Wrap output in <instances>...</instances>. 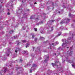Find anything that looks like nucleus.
Listing matches in <instances>:
<instances>
[{
    "label": "nucleus",
    "mask_w": 75,
    "mask_h": 75,
    "mask_svg": "<svg viewBox=\"0 0 75 75\" xmlns=\"http://www.w3.org/2000/svg\"><path fill=\"white\" fill-rule=\"evenodd\" d=\"M8 51L7 52V53L3 57V58L2 60L3 61H5L7 59V57H6V56H8L9 54L10 53H11V52L10 51V49H7Z\"/></svg>",
    "instance_id": "f257e3e1"
},
{
    "label": "nucleus",
    "mask_w": 75,
    "mask_h": 75,
    "mask_svg": "<svg viewBox=\"0 0 75 75\" xmlns=\"http://www.w3.org/2000/svg\"><path fill=\"white\" fill-rule=\"evenodd\" d=\"M64 12V9L59 10H56L55 12L54 13V15H56L57 13H58L60 15L62 14Z\"/></svg>",
    "instance_id": "f03ea898"
},
{
    "label": "nucleus",
    "mask_w": 75,
    "mask_h": 75,
    "mask_svg": "<svg viewBox=\"0 0 75 75\" xmlns=\"http://www.w3.org/2000/svg\"><path fill=\"white\" fill-rule=\"evenodd\" d=\"M62 42H64V41H65V42H64L62 44V47L64 48H65V47H67V44H68V43H70V42H67L66 40L65 39H62Z\"/></svg>",
    "instance_id": "7ed1b4c3"
},
{
    "label": "nucleus",
    "mask_w": 75,
    "mask_h": 75,
    "mask_svg": "<svg viewBox=\"0 0 75 75\" xmlns=\"http://www.w3.org/2000/svg\"><path fill=\"white\" fill-rule=\"evenodd\" d=\"M70 20L69 18H66L62 20L60 22L61 24H62L64 23H68L69 21Z\"/></svg>",
    "instance_id": "20e7f679"
},
{
    "label": "nucleus",
    "mask_w": 75,
    "mask_h": 75,
    "mask_svg": "<svg viewBox=\"0 0 75 75\" xmlns=\"http://www.w3.org/2000/svg\"><path fill=\"white\" fill-rule=\"evenodd\" d=\"M16 70H20V72H18V74H21L22 73V71L23 70V68L22 67H16Z\"/></svg>",
    "instance_id": "39448f33"
},
{
    "label": "nucleus",
    "mask_w": 75,
    "mask_h": 75,
    "mask_svg": "<svg viewBox=\"0 0 75 75\" xmlns=\"http://www.w3.org/2000/svg\"><path fill=\"white\" fill-rule=\"evenodd\" d=\"M72 47H70V50L67 52V54L68 55H69L70 56L72 55V51H71Z\"/></svg>",
    "instance_id": "423d86ee"
},
{
    "label": "nucleus",
    "mask_w": 75,
    "mask_h": 75,
    "mask_svg": "<svg viewBox=\"0 0 75 75\" xmlns=\"http://www.w3.org/2000/svg\"><path fill=\"white\" fill-rule=\"evenodd\" d=\"M67 62H69V63H70V64H75V63L74 61H72L71 60H67Z\"/></svg>",
    "instance_id": "0eeeda50"
},
{
    "label": "nucleus",
    "mask_w": 75,
    "mask_h": 75,
    "mask_svg": "<svg viewBox=\"0 0 75 75\" xmlns=\"http://www.w3.org/2000/svg\"><path fill=\"white\" fill-rule=\"evenodd\" d=\"M62 7L63 8H69V7H70V6H65V5H64V4L63 5Z\"/></svg>",
    "instance_id": "6e6552de"
},
{
    "label": "nucleus",
    "mask_w": 75,
    "mask_h": 75,
    "mask_svg": "<svg viewBox=\"0 0 75 75\" xmlns=\"http://www.w3.org/2000/svg\"><path fill=\"white\" fill-rule=\"evenodd\" d=\"M43 24V22L41 21V22H39V23H36V25H38L39 24Z\"/></svg>",
    "instance_id": "1a4fd4ad"
},
{
    "label": "nucleus",
    "mask_w": 75,
    "mask_h": 75,
    "mask_svg": "<svg viewBox=\"0 0 75 75\" xmlns=\"http://www.w3.org/2000/svg\"><path fill=\"white\" fill-rule=\"evenodd\" d=\"M52 65L53 67H54V66H57V62H55V64L52 63Z\"/></svg>",
    "instance_id": "9d476101"
},
{
    "label": "nucleus",
    "mask_w": 75,
    "mask_h": 75,
    "mask_svg": "<svg viewBox=\"0 0 75 75\" xmlns=\"http://www.w3.org/2000/svg\"><path fill=\"white\" fill-rule=\"evenodd\" d=\"M69 16L70 17L72 18L74 16H75V15L71 14V13H69Z\"/></svg>",
    "instance_id": "9b49d317"
},
{
    "label": "nucleus",
    "mask_w": 75,
    "mask_h": 75,
    "mask_svg": "<svg viewBox=\"0 0 75 75\" xmlns=\"http://www.w3.org/2000/svg\"><path fill=\"white\" fill-rule=\"evenodd\" d=\"M54 21H55V20H52V21H50L48 22V23H50V24H51L52 23H53Z\"/></svg>",
    "instance_id": "f8f14e48"
},
{
    "label": "nucleus",
    "mask_w": 75,
    "mask_h": 75,
    "mask_svg": "<svg viewBox=\"0 0 75 75\" xmlns=\"http://www.w3.org/2000/svg\"><path fill=\"white\" fill-rule=\"evenodd\" d=\"M49 58V57H48V56L47 57V58L46 59H45V62H47V61H48V58Z\"/></svg>",
    "instance_id": "ddd939ff"
},
{
    "label": "nucleus",
    "mask_w": 75,
    "mask_h": 75,
    "mask_svg": "<svg viewBox=\"0 0 75 75\" xmlns=\"http://www.w3.org/2000/svg\"><path fill=\"white\" fill-rule=\"evenodd\" d=\"M70 35H71L72 37H69L68 38V40H71V38H73V36H74V34L72 33L70 34Z\"/></svg>",
    "instance_id": "4468645a"
},
{
    "label": "nucleus",
    "mask_w": 75,
    "mask_h": 75,
    "mask_svg": "<svg viewBox=\"0 0 75 75\" xmlns=\"http://www.w3.org/2000/svg\"><path fill=\"white\" fill-rule=\"evenodd\" d=\"M4 73H6V71H7L8 70L7 68L6 67H4Z\"/></svg>",
    "instance_id": "2eb2a0df"
},
{
    "label": "nucleus",
    "mask_w": 75,
    "mask_h": 75,
    "mask_svg": "<svg viewBox=\"0 0 75 75\" xmlns=\"http://www.w3.org/2000/svg\"><path fill=\"white\" fill-rule=\"evenodd\" d=\"M40 50L39 47H38L37 49L36 50V51H38V52H40Z\"/></svg>",
    "instance_id": "dca6fc26"
},
{
    "label": "nucleus",
    "mask_w": 75,
    "mask_h": 75,
    "mask_svg": "<svg viewBox=\"0 0 75 75\" xmlns=\"http://www.w3.org/2000/svg\"><path fill=\"white\" fill-rule=\"evenodd\" d=\"M62 50H63L62 48L61 47L58 48V51H62Z\"/></svg>",
    "instance_id": "f3484780"
},
{
    "label": "nucleus",
    "mask_w": 75,
    "mask_h": 75,
    "mask_svg": "<svg viewBox=\"0 0 75 75\" xmlns=\"http://www.w3.org/2000/svg\"><path fill=\"white\" fill-rule=\"evenodd\" d=\"M24 54H25L26 55H28V52L27 51H24Z\"/></svg>",
    "instance_id": "a211bd4d"
},
{
    "label": "nucleus",
    "mask_w": 75,
    "mask_h": 75,
    "mask_svg": "<svg viewBox=\"0 0 75 75\" xmlns=\"http://www.w3.org/2000/svg\"><path fill=\"white\" fill-rule=\"evenodd\" d=\"M31 56L32 57H34V56H35V54L33 53H31Z\"/></svg>",
    "instance_id": "6ab92c4d"
},
{
    "label": "nucleus",
    "mask_w": 75,
    "mask_h": 75,
    "mask_svg": "<svg viewBox=\"0 0 75 75\" xmlns=\"http://www.w3.org/2000/svg\"><path fill=\"white\" fill-rule=\"evenodd\" d=\"M59 29L61 30H62L64 29V27L63 26H61L59 28Z\"/></svg>",
    "instance_id": "aec40b11"
},
{
    "label": "nucleus",
    "mask_w": 75,
    "mask_h": 75,
    "mask_svg": "<svg viewBox=\"0 0 75 75\" xmlns=\"http://www.w3.org/2000/svg\"><path fill=\"white\" fill-rule=\"evenodd\" d=\"M33 67L34 68H35L37 67V65L35 64H33Z\"/></svg>",
    "instance_id": "412c9836"
},
{
    "label": "nucleus",
    "mask_w": 75,
    "mask_h": 75,
    "mask_svg": "<svg viewBox=\"0 0 75 75\" xmlns=\"http://www.w3.org/2000/svg\"><path fill=\"white\" fill-rule=\"evenodd\" d=\"M19 50H20L19 49V48H17L16 49V50H15V52H16V53L17 52V51H19Z\"/></svg>",
    "instance_id": "4be33fe9"
},
{
    "label": "nucleus",
    "mask_w": 75,
    "mask_h": 75,
    "mask_svg": "<svg viewBox=\"0 0 75 75\" xmlns=\"http://www.w3.org/2000/svg\"><path fill=\"white\" fill-rule=\"evenodd\" d=\"M13 32H14V31L11 30L10 31H9V33H10V34H12V33H13Z\"/></svg>",
    "instance_id": "5701e85b"
},
{
    "label": "nucleus",
    "mask_w": 75,
    "mask_h": 75,
    "mask_svg": "<svg viewBox=\"0 0 75 75\" xmlns=\"http://www.w3.org/2000/svg\"><path fill=\"white\" fill-rule=\"evenodd\" d=\"M13 38L14 39H17L18 38V36H14Z\"/></svg>",
    "instance_id": "b1692460"
},
{
    "label": "nucleus",
    "mask_w": 75,
    "mask_h": 75,
    "mask_svg": "<svg viewBox=\"0 0 75 75\" xmlns=\"http://www.w3.org/2000/svg\"><path fill=\"white\" fill-rule=\"evenodd\" d=\"M29 45H30L28 43H27L26 44V46L25 47L26 48H27V47H29Z\"/></svg>",
    "instance_id": "393cba45"
},
{
    "label": "nucleus",
    "mask_w": 75,
    "mask_h": 75,
    "mask_svg": "<svg viewBox=\"0 0 75 75\" xmlns=\"http://www.w3.org/2000/svg\"><path fill=\"white\" fill-rule=\"evenodd\" d=\"M71 25L72 27H74V28H75V23H74L72 25Z\"/></svg>",
    "instance_id": "a878e982"
},
{
    "label": "nucleus",
    "mask_w": 75,
    "mask_h": 75,
    "mask_svg": "<svg viewBox=\"0 0 75 75\" xmlns=\"http://www.w3.org/2000/svg\"><path fill=\"white\" fill-rule=\"evenodd\" d=\"M17 54L15 53L13 54V56H14V57H17Z\"/></svg>",
    "instance_id": "bb28decb"
},
{
    "label": "nucleus",
    "mask_w": 75,
    "mask_h": 75,
    "mask_svg": "<svg viewBox=\"0 0 75 75\" xmlns=\"http://www.w3.org/2000/svg\"><path fill=\"white\" fill-rule=\"evenodd\" d=\"M40 39L42 40H44V38L43 37H41L40 38Z\"/></svg>",
    "instance_id": "cd10ccee"
},
{
    "label": "nucleus",
    "mask_w": 75,
    "mask_h": 75,
    "mask_svg": "<svg viewBox=\"0 0 75 75\" xmlns=\"http://www.w3.org/2000/svg\"><path fill=\"white\" fill-rule=\"evenodd\" d=\"M18 11H20L23 12V11L22 10V8H20L18 9Z\"/></svg>",
    "instance_id": "c85d7f7f"
},
{
    "label": "nucleus",
    "mask_w": 75,
    "mask_h": 75,
    "mask_svg": "<svg viewBox=\"0 0 75 75\" xmlns=\"http://www.w3.org/2000/svg\"><path fill=\"white\" fill-rule=\"evenodd\" d=\"M31 69L32 70H33L34 71V69H35V68L33 67H33L31 68Z\"/></svg>",
    "instance_id": "c756f323"
},
{
    "label": "nucleus",
    "mask_w": 75,
    "mask_h": 75,
    "mask_svg": "<svg viewBox=\"0 0 75 75\" xmlns=\"http://www.w3.org/2000/svg\"><path fill=\"white\" fill-rule=\"evenodd\" d=\"M34 37H35V35H34L33 34L32 35V39H34Z\"/></svg>",
    "instance_id": "7c9ffc66"
},
{
    "label": "nucleus",
    "mask_w": 75,
    "mask_h": 75,
    "mask_svg": "<svg viewBox=\"0 0 75 75\" xmlns=\"http://www.w3.org/2000/svg\"><path fill=\"white\" fill-rule=\"evenodd\" d=\"M61 32L59 33L58 35L57 36V37H58V36H59L60 35H61Z\"/></svg>",
    "instance_id": "2f4dec72"
},
{
    "label": "nucleus",
    "mask_w": 75,
    "mask_h": 75,
    "mask_svg": "<svg viewBox=\"0 0 75 75\" xmlns=\"http://www.w3.org/2000/svg\"><path fill=\"white\" fill-rule=\"evenodd\" d=\"M50 3L52 4V6H54V2H50Z\"/></svg>",
    "instance_id": "473e14b6"
},
{
    "label": "nucleus",
    "mask_w": 75,
    "mask_h": 75,
    "mask_svg": "<svg viewBox=\"0 0 75 75\" xmlns=\"http://www.w3.org/2000/svg\"><path fill=\"white\" fill-rule=\"evenodd\" d=\"M38 39L37 38H35L34 39V41H35V42H36L37 41Z\"/></svg>",
    "instance_id": "72a5a7b5"
},
{
    "label": "nucleus",
    "mask_w": 75,
    "mask_h": 75,
    "mask_svg": "<svg viewBox=\"0 0 75 75\" xmlns=\"http://www.w3.org/2000/svg\"><path fill=\"white\" fill-rule=\"evenodd\" d=\"M51 30L50 31H52V30H54V28H53V27H52L51 28Z\"/></svg>",
    "instance_id": "f704fd0d"
},
{
    "label": "nucleus",
    "mask_w": 75,
    "mask_h": 75,
    "mask_svg": "<svg viewBox=\"0 0 75 75\" xmlns=\"http://www.w3.org/2000/svg\"><path fill=\"white\" fill-rule=\"evenodd\" d=\"M34 18V17L33 16H31L30 17V19H33Z\"/></svg>",
    "instance_id": "c9c22d12"
},
{
    "label": "nucleus",
    "mask_w": 75,
    "mask_h": 75,
    "mask_svg": "<svg viewBox=\"0 0 75 75\" xmlns=\"http://www.w3.org/2000/svg\"><path fill=\"white\" fill-rule=\"evenodd\" d=\"M26 42V40H22V42Z\"/></svg>",
    "instance_id": "e433bc0d"
},
{
    "label": "nucleus",
    "mask_w": 75,
    "mask_h": 75,
    "mask_svg": "<svg viewBox=\"0 0 75 75\" xmlns=\"http://www.w3.org/2000/svg\"><path fill=\"white\" fill-rule=\"evenodd\" d=\"M6 42H4L3 43V45H6Z\"/></svg>",
    "instance_id": "4c0bfd02"
},
{
    "label": "nucleus",
    "mask_w": 75,
    "mask_h": 75,
    "mask_svg": "<svg viewBox=\"0 0 75 75\" xmlns=\"http://www.w3.org/2000/svg\"><path fill=\"white\" fill-rule=\"evenodd\" d=\"M19 62H23V60H22V59H20Z\"/></svg>",
    "instance_id": "58836bf2"
},
{
    "label": "nucleus",
    "mask_w": 75,
    "mask_h": 75,
    "mask_svg": "<svg viewBox=\"0 0 75 75\" xmlns=\"http://www.w3.org/2000/svg\"><path fill=\"white\" fill-rule=\"evenodd\" d=\"M4 34V31H2L1 33V34Z\"/></svg>",
    "instance_id": "ea45409f"
},
{
    "label": "nucleus",
    "mask_w": 75,
    "mask_h": 75,
    "mask_svg": "<svg viewBox=\"0 0 75 75\" xmlns=\"http://www.w3.org/2000/svg\"><path fill=\"white\" fill-rule=\"evenodd\" d=\"M2 72H3V71H0V75H2V74H1Z\"/></svg>",
    "instance_id": "a19ab883"
},
{
    "label": "nucleus",
    "mask_w": 75,
    "mask_h": 75,
    "mask_svg": "<svg viewBox=\"0 0 75 75\" xmlns=\"http://www.w3.org/2000/svg\"><path fill=\"white\" fill-rule=\"evenodd\" d=\"M3 0H0V3H3Z\"/></svg>",
    "instance_id": "79ce46f5"
},
{
    "label": "nucleus",
    "mask_w": 75,
    "mask_h": 75,
    "mask_svg": "<svg viewBox=\"0 0 75 75\" xmlns=\"http://www.w3.org/2000/svg\"><path fill=\"white\" fill-rule=\"evenodd\" d=\"M34 29L35 30V31H37V28H34Z\"/></svg>",
    "instance_id": "37998d69"
},
{
    "label": "nucleus",
    "mask_w": 75,
    "mask_h": 75,
    "mask_svg": "<svg viewBox=\"0 0 75 75\" xmlns=\"http://www.w3.org/2000/svg\"><path fill=\"white\" fill-rule=\"evenodd\" d=\"M36 21H38V20H39V19H38V18H36L35 19Z\"/></svg>",
    "instance_id": "c03bdc74"
},
{
    "label": "nucleus",
    "mask_w": 75,
    "mask_h": 75,
    "mask_svg": "<svg viewBox=\"0 0 75 75\" xmlns=\"http://www.w3.org/2000/svg\"><path fill=\"white\" fill-rule=\"evenodd\" d=\"M29 72L30 73H31V72H32V70L31 69L30 70Z\"/></svg>",
    "instance_id": "a18cd8bd"
},
{
    "label": "nucleus",
    "mask_w": 75,
    "mask_h": 75,
    "mask_svg": "<svg viewBox=\"0 0 75 75\" xmlns=\"http://www.w3.org/2000/svg\"><path fill=\"white\" fill-rule=\"evenodd\" d=\"M62 63H64L65 62V60L62 59Z\"/></svg>",
    "instance_id": "49530a36"
},
{
    "label": "nucleus",
    "mask_w": 75,
    "mask_h": 75,
    "mask_svg": "<svg viewBox=\"0 0 75 75\" xmlns=\"http://www.w3.org/2000/svg\"><path fill=\"white\" fill-rule=\"evenodd\" d=\"M7 14L8 15H10V12H9V11L8 12V13H7Z\"/></svg>",
    "instance_id": "de8ad7c7"
},
{
    "label": "nucleus",
    "mask_w": 75,
    "mask_h": 75,
    "mask_svg": "<svg viewBox=\"0 0 75 75\" xmlns=\"http://www.w3.org/2000/svg\"><path fill=\"white\" fill-rule=\"evenodd\" d=\"M25 27H24V26L23 27V30H25Z\"/></svg>",
    "instance_id": "09e8293b"
},
{
    "label": "nucleus",
    "mask_w": 75,
    "mask_h": 75,
    "mask_svg": "<svg viewBox=\"0 0 75 75\" xmlns=\"http://www.w3.org/2000/svg\"><path fill=\"white\" fill-rule=\"evenodd\" d=\"M53 55H57V53H53Z\"/></svg>",
    "instance_id": "8fccbe9b"
},
{
    "label": "nucleus",
    "mask_w": 75,
    "mask_h": 75,
    "mask_svg": "<svg viewBox=\"0 0 75 75\" xmlns=\"http://www.w3.org/2000/svg\"><path fill=\"white\" fill-rule=\"evenodd\" d=\"M11 8H13V4H11Z\"/></svg>",
    "instance_id": "3c124183"
},
{
    "label": "nucleus",
    "mask_w": 75,
    "mask_h": 75,
    "mask_svg": "<svg viewBox=\"0 0 75 75\" xmlns=\"http://www.w3.org/2000/svg\"><path fill=\"white\" fill-rule=\"evenodd\" d=\"M24 17H23L22 18V20H21V21H23V19H24Z\"/></svg>",
    "instance_id": "603ef678"
},
{
    "label": "nucleus",
    "mask_w": 75,
    "mask_h": 75,
    "mask_svg": "<svg viewBox=\"0 0 75 75\" xmlns=\"http://www.w3.org/2000/svg\"><path fill=\"white\" fill-rule=\"evenodd\" d=\"M51 27V25H50L49 26H48V27L47 28H50Z\"/></svg>",
    "instance_id": "864d4df0"
},
{
    "label": "nucleus",
    "mask_w": 75,
    "mask_h": 75,
    "mask_svg": "<svg viewBox=\"0 0 75 75\" xmlns=\"http://www.w3.org/2000/svg\"><path fill=\"white\" fill-rule=\"evenodd\" d=\"M19 44H20V42H18L17 43V45H19Z\"/></svg>",
    "instance_id": "5fc2aeb1"
},
{
    "label": "nucleus",
    "mask_w": 75,
    "mask_h": 75,
    "mask_svg": "<svg viewBox=\"0 0 75 75\" xmlns=\"http://www.w3.org/2000/svg\"><path fill=\"white\" fill-rule=\"evenodd\" d=\"M27 66H30V65H31V64H27Z\"/></svg>",
    "instance_id": "6e6d98bb"
},
{
    "label": "nucleus",
    "mask_w": 75,
    "mask_h": 75,
    "mask_svg": "<svg viewBox=\"0 0 75 75\" xmlns=\"http://www.w3.org/2000/svg\"><path fill=\"white\" fill-rule=\"evenodd\" d=\"M26 0H22V2L23 3H24V2H25V1Z\"/></svg>",
    "instance_id": "4d7b16f0"
},
{
    "label": "nucleus",
    "mask_w": 75,
    "mask_h": 75,
    "mask_svg": "<svg viewBox=\"0 0 75 75\" xmlns=\"http://www.w3.org/2000/svg\"><path fill=\"white\" fill-rule=\"evenodd\" d=\"M38 60H40V59H41V57H40L38 59Z\"/></svg>",
    "instance_id": "13d9d810"
},
{
    "label": "nucleus",
    "mask_w": 75,
    "mask_h": 75,
    "mask_svg": "<svg viewBox=\"0 0 75 75\" xmlns=\"http://www.w3.org/2000/svg\"><path fill=\"white\" fill-rule=\"evenodd\" d=\"M41 33L42 34H44V32H41Z\"/></svg>",
    "instance_id": "bf43d9fd"
},
{
    "label": "nucleus",
    "mask_w": 75,
    "mask_h": 75,
    "mask_svg": "<svg viewBox=\"0 0 75 75\" xmlns=\"http://www.w3.org/2000/svg\"><path fill=\"white\" fill-rule=\"evenodd\" d=\"M8 6H9V5H6V7H8Z\"/></svg>",
    "instance_id": "052dcab7"
},
{
    "label": "nucleus",
    "mask_w": 75,
    "mask_h": 75,
    "mask_svg": "<svg viewBox=\"0 0 75 75\" xmlns=\"http://www.w3.org/2000/svg\"><path fill=\"white\" fill-rule=\"evenodd\" d=\"M54 37V35H51V37Z\"/></svg>",
    "instance_id": "680f3d73"
},
{
    "label": "nucleus",
    "mask_w": 75,
    "mask_h": 75,
    "mask_svg": "<svg viewBox=\"0 0 75 75\" xmlns=\"http://www.w3.org/2000/svg\"><path fill=\"white\" fill-rule=\"evenodd\" d=\"M72 66L73 67H75V65H74V64L72 65Z\"/></svg>",
    "instance_id": "e2e57ef3"
},
{
    "label": "nucleus",
    "mask_w": 75,
    "mask_h": 75,
    "mask_svg": "<svg viewBox=\"0 0 75 75\" xmlns=\"http://www.w3.org/2000/svg\"><path fill=\"white\" fill-rule=\"evenodd\" d=\"M59 19H57V21H59Z\"/></svg>",
    "instance_id": "0e129e2a"
},
{
    "label": "nucleus",
    "mask_w": 75,
    "mask_h": 75,
    "mask_svg": "<svg viewBox=\"0 0 75 75\" xmlns=\"http://www.w3.org/2000/svg\"><path fill=\"white\" fill-rule=\"evenodd\" d=\"M66 59H68V57H66Z\"/></svg>",
    "instance_id": "69168bd1"
},
{
    "label": "nucleus",
    "mask_w": 75,
    "mask_h": 75,
    "mask_svg": "<svg viewBox=\"0 0 75 75\" xmlns=\"http://www.w3.org/2000/svg\"><path fill=\"white\" fill-rule=\"evenodd\" d=\"M50 8H49V7H48L47 8V10H48Z\"/></svg>",
    "instance_id": "338daca9"
},
{
    "label": "nucleus",
    "mask_w": 75,
    "mask_h": 75,
    "mask_svg": "<svg viewBox=\"0 0 75 75\" xmlns=\"http://www.w3.org/2000/svg\"><path fill=\"white\" fill-rule=\"evenodd\" d=\"M2 7V6H0V8H1Z\"/></svg>",
    "instance_id": "774afa93"
}]
</instances>
